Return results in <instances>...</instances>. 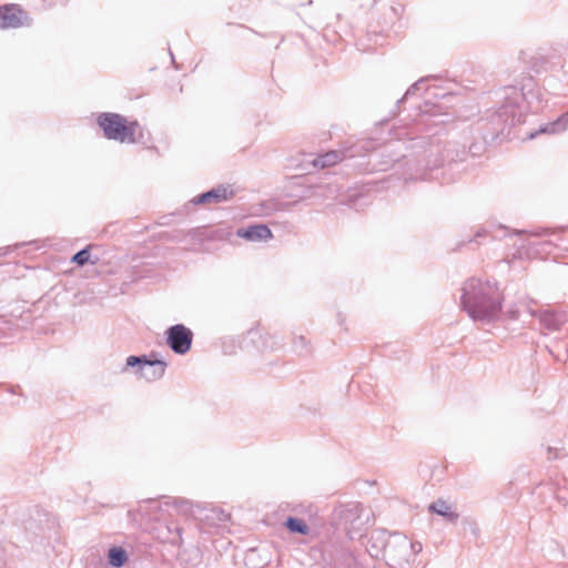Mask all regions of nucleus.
<instances>
[{
	"label": "nucleus",
	"mask_w": 568,
	"mask_h": 568,
	"mask_svg": "<svg viewBox=\"0 0 568 568\" xmlns=\"http://www.w3.org/2000/svg\"><path fill=\"white\" fill-rule=\"evenodd\" d=\"M460 305L475 322L490 323L501 312V296L496 283L470 278L462 287Z\"/></svg>",
	"instance_id": "1"
},
{
	"label": "nucleus",
	"mask_w": 568,
	"mask_h": 568,
	"mask_svg": "<svg viewBox=\"0 0 568 568\" xmlns=\"http://www.w3.org/2000/svg\"><path fill=\"white\" fill-rule=\"evenodd\" d=\"M98 123L102 128L108 139L119 142H135L136 122L128 123L126 120L116 113H102L98 118Z\"/></svg>",
	"instance_id": "2"
},
{
	"label": "nucleus",
	"mask_w": 568,
	"mask_h": 568,
	"mask_svg": "<svg viewBox=\"0 0 568 568\" xmlns=\"http://www.w3.org/2000/svg\"><path fill=\"white\" fill-rule=\"evenodd\" d=\"M166 364L161 359H149L145 355L142 356H129L125 361V366L122 372L129 368H133V373L139 377L148 382L160 379L165 372Z\"/></svg>",
	"instance_id": "3"
},
{
	"label": "nucleus",
	"mask_w": 568,
	"mask_h": 568,
	"mask_svg": "<svg viewBox=\"0 0 568 568\" xmlns=\"http://www.w3.org/2000/svg\"><path fill=\"white\" fill-rule=\"evenodd\" d=\"M385 556L392 566L407 568L409 565V540L407 537L394 534L385 545Z\"/></svg>",
	"instance_id": "4"
},
{
	"label": "nucleus",
	"mask_w": 568,
	"mask_h": 568,
	"mask_svg": "<svg viewBox=\"0 0 568 568\" xmlns=\"http://www.w3.org/2000/svg\"><path fill=\"white\" fill-rule=\"evenodd\" d=\"M503 93L505 101L500 109V116H505L506 122L510 120L513 124L516 121H519L521 115L520 112H517V109L524 100V93L516 87H506L504 88Z\"/></svg>",
	"instance_id": "5"
},
{
	"label": "nucleus",
	"mask_w": 568,
	"mask_h": 568,
	"mask_svg": "<svg viewBox=\"0 0 568 568\" xmlns=\"http://www.w3.org/2000/svg\"><path fill=\"white\" fill-rule=\"evenodd\" d=\"M192 332L182 324L168 329V344L176 354H185L192 344Z\"/></svg>",
	"instance_id": "6"
},
{
	"label": "nucleus",
	"mask_w": 568,
	"mask_h": 568,
	"mask_svg": "<svg viewBox=\"0 0 568 568\" xmlns=\"http://www.w3.org/2000/svg\"><path fill=\"white\" fill-rule=\"evenodd\" d=\"M29 24V17L18 4L0 7V28L10 29Z\"/></svg>",
	"instance_id": "7"
},
{
	"label": "nucleus",
	"mask_w": 568,
	"mask_h": 568,
	"mask_svg": "<svg viewBox=\"0 0 568 568\" xmlns=\"http://www.w3.org/2000/svg\"><path fill=\"white\" fill-rule=\"evenodd\" d=\"M234 195V192L229 186L220 185L214 187L199 196H195L192 202L194 204H209V203H221L230 200Z\"/></svg>",
	"instance_id": "8"
},
{
	"label": "nucleus",
	"mask_w": 568,
	"mask_h": 568,
	"mask_svg": "<svg viewBox=\"0 0 568 568\" xmlns=\"http://www.w3.org/2000/svg\"><path fill=\"white\" fill-rule=\"evenodd\" d=\"M236 234L251 242H264L273 237L272 231L264 224L239 229Z\"/></svg>",
	"instance_id": "9"
},
{
	"label": "nucleus",
	"mask_w": 568,
	"mask_h": 568,
	"mask_svg": "<svg viewBox=\"0 0 568 568\" xmlns=\"http://www.w3.org/2000/svg\"><path fill=\"white\" fill-rule=\"evenodd\" d=\"M568 129V112L557 119L555 122L542 125L538 131L530 133L529 139H534L539 133L557 134Z\"/></svg>",
	"instance_id": "10"
},
{
	"label": "nucleus",
	"mask_w": 568,
	"mask_h": 568,
	"mask_svg": "<svg viewBox=\"0 0 568 568\" xmlns=\"http://www.w3.org/2000/svg\"><path fill=\"white\" fill-rule=\"evenodd\" d=\"M346 158V154L342 151H329L326 152L323 155L317 156L313 160V164L316 168H328L332 165H335L336 163L341 162L343 159Z\"/></svg>",
	"instance_id": "11"
},
{
	"label": "nucleus",
	"mask_w": 568,
	"mask_h": 568,
	"mask_svg": "<svg viewBox=\"0 0 568 568\" xmlns=\"http://www.w3.org/2000/svg\"><path fill=\"white\" fill-rule=\"evenodd\" d=\"M428 509L439 516L445 517L450 523H455L458 519V514L452 509V506L442 499L432 503Z\"/></svg>",
	"instance_id": "12"
},
{
	"label": "nucleus",
	"mask_w": 568,
	"mask_h": 568,
	"mask_svg": "<svg viewBox=\"0 0 568 568\" xmlns=\"http://www.w3.org/2000/svg\"><path fill=\"white\" fill-rule=\"evenodd\" d=\"M108 561L112 567L121 568L128 561V554L122 547H112L108 551Z\"/></svg>",
	"instance_id": "13"
},
{
	"label": "nucleus",
	"mask_w": 568,
	"mask_h": 568,
	"mask_svg": "<svg viewBox=\"0 0 568 568\" xmlns=\"http://www.w3.org/2000/svg\"><path fill=\"white\" fill-rule=\"evenodd\" d=\"M285 527L291 532H298L302 535H307L310 531V527L305 524L304 520L294 517L287 518V520L285 521Z\"/></svg>",
	"instance_id": "14"
},
{
	"label": "nucleus",
	"mask_w": 568,
	"mask_h": 568,
	"mask_svg": "<svg viewBox=\"0 0 568 568\" xmlns=\"http://www.w3.org/2000/svg\"><path fill=\"white\" fill-rule=\"evenodd\" d=\"M540 321L549 329H557L561 323V320L550 311L542 312L540 314Z\"/></svg>",
	"instance_id": "15"
},
{
	"label": "nucleus",
	"mask_w": 568,
	"mask_h": 568,
	"mask_svg": "<svg viewBox=\"0 0 568 568\" xmlns=\"http://www.w3.org/2000/svg\"><path fill=\"white\" fill-rule=\"evenodd\" d=\"M90 258V252L88 248H83L79 251L77 254L73 255L72 262L77 263L78 265L82 266L85 263L89 262Z\"/></svg>",
	"instance_id": "16"
},
{
	"label": "nucleus",
	"mask_w": 568,
	"mask_h": 568,
	"mask_svg": "<svg viewBox=\"0 0 568 568\" xmlns=\"http://www.w3.org/2000/svg\"><path fill=\"white\" fill-rule=\"evenodd\" d=\"M294 347L295 351L298 352L300 354H306L308 352L307 341L303 336L295 338Z\"/></svg>",
	"instance_id": "17"
},
{
	"label": "nucleus",
	"mask_w": 568,
	"mask_h": 568,
	"mask_svg": "<svg viewBox=\"0 0 568 568\" xmlns=\"http://www.w3.org/2000/svg\"><path fill=\"white\" fill-rule=\"evenodd\" d=\"M174 504L184 514H186L190 510V504L186 500H179V501H175Z\"/></svg>",
	"instance_id": "18"
},
{
	"label": "nucleus",
	"mask_w": 568,
	"mask_h": 568,
	"mask_svg": "<svg viewBox=\"0 0 568 568\" xmlns=\"http://www.w3.org/2000/svg\"><path fill=\"white\" fill-rule=\"evenodd\" d=\"M422 551V544L420 542H410L409 541V556L415 555Z\"/></svg>",
	"instance_id": "19"
},
{
	"label": "nucleus",
	"mask_w": 568,
	"mask_h": 568,
	"mask_svg": "<svg viewBox=\"0 0 568 568\" xmlns=\"http://www.w3.org/2000/svg\"><path fill=\"white\" fill-rule=\"evenodd\" d=\"M170 535H171V536H168V537H166V539H168L170 542H172V544L176 542V541H178V539L180 538V529H179V528H176V530H175V534H174V535H172V532L170 531Z\"/></svg>",
	"instance_id": "20"
},
{
	"label": "nucleus",
	"mask_w": 568,
	"mask_h": 568,
	"mask_svg": "<svg viewBox=\"0 0 568 568\" xmlns=\"http://www.w3.org/2000/svg\"><path fill=\"white\" fill-rule=\"evenodd\" d=\"M418 83L413 84L407 91L405 97L412 94L417 89Z\"/></svg>",
	"instance_id": "21"
},
{
	"label": "nucleus",
	"mask_w": 568,
	"mask_h": 568,
	"mask_svg": "<svg viewBox=\"0 0 568 568\" xmlns=\"http://www.w3.org/2000/svg\"><path fill=\"white\" fill-rule=\"evenodd\" d=\"M471 530H473V532H474L475 535H477V534H478V530H479V529H478V526H477V524H476V523H471Z\"/></svg>",
	"instance_id": "22"
}]
</instances>
